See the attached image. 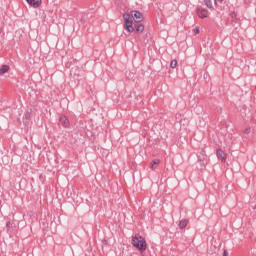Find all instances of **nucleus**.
I'll use <instances>...</instances> for the list:
<instances>
[{
	"label": "nucleus",
	"mask_w": 256,
	"mask_h": 256,
	"mask_svg": "<svg viewBox=\"0 0 256 256\" xmlns=\"http://www.w3.org/2000/svg\"><path fill=\"white\" fill-rule=\"evenodd\" d=\"M223 256H229V252L227 250H224Z\"/></svg>",
	"instance_id": "obj_19"
},
{
	"label": "nucleus",
	"mask_w": 256,
	"mask_h": 256,
	"mask_svg": "<svg viewBox=\"0 0 256 256\" xmlns=\"http://www.w3.org/2000/svg\"><path fill=\"white\" fill-rule=\"evenodd\" d=\"M59 121L63 127H69V119H67V116H61Z\"/></svg>",
	"instance_id": "obj_7"
},
{
	"label": "nucleus",
	"mask_w": 256,
	"mask_h": 256,
	"mask_svg": "<svg viewBox=\"0 0 256 256\" xmlns=\"http://www.w3.org/2000/svg\"><path fill=\"white\" fill-rule=\"evenodd\" d=\"M198 161L200 163V167H205L207 165V154L202 150L198 155Z\"/></svg>",
	"instance_id": "obj_3"
},
{
	"label": "nucleus",
	"mask_w": 256,
	"mask_h": 256,
	"mask_svg": "<svg viewBox=\"0 0 256 256\" xmlns=\"http://www.w3.org/2000/svg\"><path fill=\"white\" fill-rule=\"evenodd\" d=\"M150 169H152V171H155V169H157V166H155V164L151 163Z\"/></svg>",
	"instance_id": "obj_17"
},
{
	"label": "nucleus",
	"mask_w": 256,
	"mask_h": 256,
	"mask_svg": "<svg viewBox=\"0 0 256 256\" xmlns=\"http://www.w3.org/2000/svg\"><path fill=\"white\" fill-rule=\"evenodd\" d=\"M25 119H31V113L27 112V113L25 114Z\"/></svg>",
	"instance_id": "obj_16"
},
{
	"label": "nucleus",
	"mask_w": 256,
	"mask_h": 256,
	"mask_svg": "<svg viewBox=\"0 0 256 256\" xmlns=\"http://www.w3.org/2000/svg\"><path fill=\"white\" fill-rule=\"evenodd\" d=\"M193 31H194L195 35H199V33H200L199 27L194 28Z\"/></svg>",
	"instance_id": "obj_15"
},
{
	"label": "nucleus",
	"mask_w": 256,
	"mask_h": 256,
	"mask_svg": "<svg viewBox=\"0 0 256 256\" xmlns=\"http://www.w3.org/2000/svg\"><path fill=\"white\" fill-rule=\"evenodd\" d=\"M1 31H3V29H2V28H0V33H1Z\"/></svg>",
	"instance_id": "obj_21"
},
{
	"label": "nucleus",
	"mask_w": 256,
	"mask_h": 256,
	"mask_svg": "<svg viewBox=\"0 0 256 256\" xmlns=\"http://www.w3.org/2000/svg\"><path fill=\"white\" fill-rule=\"evenodd\" d=\"M159 163H161V160H159V159H154V160L151 162L152 165H159Z\"/></svg>",
	"instance_id": "obj_14"
},
{
	"label": "nucleus",
	"mask_w": 256,
	"mask_h": 256,
	"mask_svg": "<svg viewBox=\"0 0 256 256\" xmlns=\"http://www.w3.org/2000/svg\"><path fill=\"white\" fill-rule=\"evenodd\" d=\"M123 19H124V29L128 33H133L135 31V28L133 27V19L135 23H141L143 21V14L137 10L131 11V14L129 13H124L123 14Z\"/></svg>",
	"instance_id": "obj_1"
},
{
	"label": "nucleus",
	"mask_w": 256,
	"mask_h": 256,
	"mask_svg": "<svg viewBox=\"0 0 256 256\" xmlns=\"http://www.w3.org/2000/svg\"><path fill=\"white\" fill-rule=\"evenodd\" d=\"M218 159H220L221 163H225L227 161V154L222 149H218L216 152Z\"/></svg>",
	"instance_id": "obj_4"
},
{
	"label": "nucleus",
	"mask_w": 256,
	"mask_h": 256,
	"mask_svg": "<svg viewBox=\"0 0 256 256\" xmlns=\"http://www.w3.org/2000/svg\"><path fill=\"white\" fill-rule=\"evenodd\" d=\"M26 2L31 7H34V9L41 7V0H26Z\"/></svg>",
	"instance_id": "obj_5"
},
{
	"label": "nucleus",
	"mask_w": 256,
	"mask_h": 256,
	"mask_svg": "<svg viewBox=\"0 0 256 256\" xmlns=\"http://www.w3.org/2000/svg\"><path fill=\"white\" fill-rule=\"evenodd\" d=\"M132 245L133 247H136V249H139L141 253L147 251V242L145 241V238L139 234L132 237Z\"/></svg>",
	"instance_id": "obj_2"
},
{
	"label": "nucleus",
	"mask_w": 256,
	"mask_h": 256,
	"mask_svg": "<svg viewBox=\"0 0 256 256\" xmlns=\"http://www.w3.org/2000/svg\"><path fill=\"white\" fill-rule=\"evenodd\" d=\"M9 71V65H2L0 67V75H5Z\"/></svg>",
	"instance_id": "obj_8"
},
{
	"label": "nucleus",
	"mask_w": 256,
	"mask_h": 256,
	"mask_svg": "<svg viewBox=\"0 0 256 256\" xmlns=\"http://www.w3.org/2000/svg\"><path fill=\"white\" fill-rule=\"evenodd\" d=\"M244 135H249L251 133V128L247 127L246 129L243 130Z\"/></svg>",
	"instance_id": "obj_13"
},
{
	"label": "nucleus",
	"mask_w": 256,
	"mask_h": 256,
	"mask_svg": "<svg viewBox=\"0 0 256 256\" xmlns=\"http://www.w3.org/2000/svg\"><path fill=\"white\" fill-rule=\"evenodd\" d=\"M170 67H171V69H175L177 67V60H172L170 62Z\"/></svg>",
	"instance_id": "obj_12"
},
{
	"label": "nucleus",
	"mask_w": 256,
	"mask_h": 256,
	"mask_svg": "<svg viewBox=\"0 0 256 256\" xmlns=\"http://www.w3.org/2000/svg\"><path fill=\"white\" fill-rule=\"evenodd\" d=\"M197 15H198V17H200V19H206L207 15H209V11H207L205 9L198 8Z\"/></svg>",
	"instance_id": "obj_6"
},
{
	"label": "nucleus",
	"mask_w": 256,
	"mask_h": 256,
	"mask_svg": "<svg viewBox=\"0 0 256 256\" xmlns=\"http://www.w3.org/2000/svg\"><path fill=\"white\" fill-rule=\"evenodd\" d=\"M218 1H220V3H223V0H218Z\"/></svg>",
	"instance_id": "obj_20"
},
{
	"label": "nucleus",
	"mask_w": 256,
	"mask_h": 256,
	"mask_svg": "<svg viewBox=\"0 0 256 256\" xmlns=\"http://www.w3.org/2000/svg\"><path fill=\"white\" fill-rule=\"evenodd\" d=\"M6 227H7V229H9V227H11V221H8V222L6 223Z\"/></svg>",
	"instance_id": "obj_18"
},
{
	"label": "nucleus",
	"mask_w": 256,
	"mask_h": 256,
	"mask_svg": "<svg viewBox=\"0 0 256 256\" xmlns=\"http://www.w3.org/2000/svg\"><path fill=\"white\" fill-rule=\"evenodd\" d=\"M187 225H189V220H187V219L181 220L179 223V228L185 229V227H187Z\"/></svg>",
	"instance_id": "obj_9"
},
{
	"label": "nucleus",
	"mask_w": 256,
	"mask_h": 256,
	"mask_svg": "<svg viewBox=\"0 0 256 256\" xmlns=\"http://www.w3.org/2000/svg\"><path fill=\"white\" fill-rule=\"evenodd\" d=\"M204 3L206 7H208V9H213V3L211 2V0H204Z\"/></svg>",
	"instance_id": "obj_11"
},
{
	"label": "nucleus",
	"mask_w": 256,
	"mask_h": 256,
	"mask_svg": "<svg viewBox=\"0 0 256 256\" xmlns=\"http://www.w3.org/2000/svg\"><path fill=\"white\" fill-rule=\"evenodd\" d=\"M136 31H137V33H143V31H145V25L138 24L136 27Z\"/></svg>",
	"instance_id": "obj_10"
}]
</instances>
